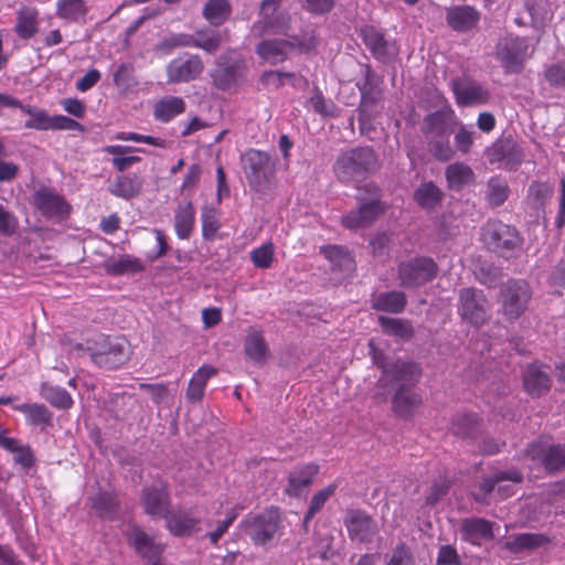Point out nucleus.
Returning a JSON list of instances; mask_svg holds the SVG:
<instances>
[{
	"label": "nucleus",
	"instance_id": "obj_1",
	"mask_svg": "<svg viewBox=\"0 0 565 565\" xmlns=\"http://www.w3.org/2000/svg\"><path fill=\"white\" fill-rule=\"evenodd\" d=\"M377 168V157L370 147H356L338 156L333 171L342 183L359 182Z\"/></svg>",
	"mask_w": 565,
	"mask_h": 565
},
{
	"label": "nucleus",
	"instance_id": "obj_2",
	"mask_svg": "<svg viewBox=\"0 0 565 565\" xmlns=\"http://www.w3.org/2000/svg\"><path fill=\"white\" fill-rule=\"evenodd\" d=\"M286 0H262L258 8V19L250 26L254 38H262L267 33L289 36L291 30V15L282 10Z\"/></svg>",
	"mask_w": 565,
	"mask_h": 565
},
{
	"label": "nucleus",
	"instance_id": "obj_3",
	"mask_svg": "<svg viewBox=\"0 0 565 565\" xmlns=\"http://www.w3.org/2000/svg\"><path fill=\"white\" fill-rule=\"evenodd\" d=\"M422 371L418 364L402 360L391 362L385 373L377 380L373 398L385 402L392 388L413 387L418 382Z\"/></svg>",
	"mask_w": 565,
	"mask_h": 565
},
{
	"label": "nucleus",
	"instance_id": "obj_4",
	"mask_svg": "<svg viewBox=\"0 0 565 565\" xmlns=\"http://www.w3.org/2000/svg\"><path fill=\"white\" fill-rule=\"evenodd\" d=\"M533 52L527 38L508 34L498 41L494 55L507 74H519Z\"/></svg>",
	"mask_w": 565,
	"mask_h": 565
},
{
	"label": "nucleus",
	"instance_id": "obj_5",
	"mask_svg": "<svg viewBox=\"0 0 565 565\" xmlns=\"http://www.w3.org/2000/svg\"><path fill=\"white\" fill-rule=\"evenodd\" d=\"M289 40H265L257 46L258 55L269 62L277 64L286 60L289 51L298 49L300 52H311L317 46V40L311 33H306L302 36L291 35Z\"/></svg>",
	"mask_w": 565,
	"mask_h": 565
},
{
	"label": "nucleus",
	"instance_id": "obj_6",
	"mask_svg": "<svg viewBox=\"0 0 565 565\" xmlns=\"http://www.w3.org/2000/svg\"><path fill=\"white\" fill-rule=\"evenodd\" d=\"M242 166L249 186L264 192L275 173V164L267 152L249 149L242 156Z\"/></svg>",
	"mask_w": 565,
	"mask_h": 565
},
{
	"label": "nucleus",
	"instance_id": "obj_7",
	"mask_svg": "<svg viewBox=\"0 0 565 565\" xmlns=\"http://www.w3.org/2000/svg\"><path fill=\"white\" fill-rule=\"evenodd\" d=\"M532 291L529 284L521 279L509 280L500 289L499 302L508 319H518L527 309Z\"/></svg>",
	"mask_w": 565,
	"mask_h": 565
},
{
	"label": "nucleus",
	"instance_id": "obj_8",
	"mask_svg": "<svg viewBox=\"0 0 565 565\" xmlns=\"http://www.w3.org/2000/svg\"><path fill=\"white\" fill-rule=\"evenodd\" d=\"M483 242L489 249L508 257L521 244L516 230L501 221L488 222L483 227Z\"/></svg>",
	"mask_w": 565,
	"mask_h": 565
},
{
	"label": "nucleus",
	"instance_id": "obj_9",
	"mask_svg": "<svg viewBox=\"0 0 565 565\" xmlns=\"http://www.w3.org/2000/svg\"><path fill=\"white\" fill-rule=\"evenodd\" d=\"M438 267L431 258L417 257L398 265L397 277L404 288H417L437 276Z\"/></svg>",
	"mask_w": 565,
	"mask_h": 565
},
{
	"label": "nucleus",
	"instance_id": "obj_10",
	"mask_svg": "<svg viewBox=\"0 0 565 565\" xmlns=\"http://www.w3.org/2000/svg\"><path fill=\"white\" fill-rule=\"evenodd\" d=\"M32 205L49 220L64 221L72 211V206L56 190L50 186H40L32 193Z\"/></svg>",
	"mask_w": 565,
	"mask_h": 565
},
{
	"label": "nucleus",
	"instance_id": "obj_11",
	"mask_svg": "<svg viewBox=\"0 0 565 565\" xmlns=\"http://www.w3.org/2000/svg\"><path fill=\"white\" fill-rule=\"evenodd\" d=\"M349 537L361 544H372L379 537L377 522L365 511L349 510L344 518Z\"/></svg>",
	"mask_w": 565,
	"mask_h": 565
},
{
	"label": "nucleus",
	"instance_id": "obj_12",
	"mask_svg": "<svg viewBox=\"0 0 565 565\" xmlns=\"http://www.w3.org/2000/svg\"><path fill=\"white\" fill-rule=\"evenodd\" d=\"M458 312L470 324L482 326L488 320V301L482 291L475 288H462L459 291Z\"/></svg>",
	"mask_w": 565,
	"mask_h": 565
},
{
	"label": "nucleus",
	"instance_id": "obj_13",
	"mask_svg": "<svg viewBox=\"0 0 565 565\" xmlns=\"http://www.w3.org/2000/svg\"><path fill=\"white\" fill-rule=\"evenodd\" d=\"M278 509H269L257 515L245 519L241 526L255 544H265L271 540L278 530Z\"/></svg>",
	"mask_w": 565,
	"mask_h": 565
},
{
	"label": "nucleus",
	"instance_id": "obj_14",
	"mask_svg": "<svg viewBox=\"0 0 565 565\" xmlns=\"http://www.w3.org/2000/svg\"><path fill=\"white\" fill-rule=\"evenodd\" d=\"M451 89L461 107L484 105L491 98L489 89L470 76L454 78Z\"/></svg>",
	"mask_w": 565,
	"mask_h": 565
},
{
	"label": "nucleus",
	"instance_id": "obj_15",
	"mask_svg": "<svg viewBox=\"0 0 565 565\" xmlns=\"http://www.w3.org/2000/svg\"><path fill=\"white\" fill-rule=\"evenodd\" d=\"M360 36L374 58L388 63L398 55V46L394 40L387 39L383 32L373 25H365L360 30Z\"/></svg>",
	"mask_w": 565,
	"mask_h": 565
},
{
	"label": "nucleus",
	"instance_id": "obj_16",
	"mask_svg": "<svg viewBox=\"0 0 565 565\" xmlns=\"http://www.w3.org/2000/svg\"><path fill=\"white\" fill-rule=\"evenodd\" d=\"M525 456L541 462L550 473L565 470V445L532 443L525 449Z\"/></svg>",
	"mask_w": 565,
	"mask_h": 565
},
{
	"label": "nucleus",
	"instance_id": "obj_17",
	"mask_svg": "<svg viewBox=\"0 0 565 565\" xmlns=\"http://www.w3.org/2000/svg\"><path fill=\"white\" fill-rule=\"evenodd\" d=\"M204 71L202 58L196 54L186 58H174L167 65L168 83H189L196 79Z\"/></svg>",
	"mask_w": 565,
	"mask_h": 565
},
{
	"label": "nucleus",
	"instance_id": "obj_18",
	"mask_svg": "<svg viewBox=\"0 0 565 565\" xmlns=\"http://www.w3.org/2000/svg\"><path fill=\"white\" fill-rule=\"evenodd\" d=\"M145 513L153 519H167L170 511V494L163 486L146 487L141 492Z\"/></svg>",
	"mask_w": 565,
	"mask_h": 565
},
{
	"label": "nucleus",
	"instance_id": "obj_19",
	"mask_svg": "<svg viewBox=\"0 0 565 565\" xmlns=\"http://www.w3.org/2000/svg\"><path fill=\"white\" fill-rule=\"evenodd\" d=\"M480 19V11L469 4H456L446 9V23L458 33H466L476 29Z\"/></svg>",
	"mask_w": 565,
	"mask_h": 565
},
{
	"label": "nucleus",
	"instance_id": "obj_20",
	"mask_svg": "<svg viewBox=\"0 0 565 565\" xmlns=\"http://www.w3.org/2000/svg\"><path fill=\"white\" fill-rule=\"evenodd\" d=\"M360 205L356 210L350 211L342 216V225L350 230L362 228L370 226L376 221L386 210L384 203H365L359 202Z\"/></svg>",
	"mask_w": 565,
	"mask_h": 565
},
{
	"label": "nucleus",
	"instance_id": "obj_21",
	"mask_svg": "<svg viewBox=\"0 0 565 565\" xmlns=\"http://www.w3.org/2000/svg\"><path fill=\"white\" fill-rule=\"evenodd\" d=\"M460 532L465 541L479 545L493 539V523L480 518H467L461 521Z\"/></svg>",
	"mask_w": 565,
	"mask_h": 565
},
{
	"label": "nucleus",
	"instance_id": "obj_22",
	"mask_svg": "<svg viewBox=\"0 0 565 565\" xmlns=\"http://www.w3.org/2000/svg\"><path fill=\"white\" fill-rule=\"evenodd\" d=\"M227 40V29L204 28L193 33V47L201 49L207 54H215Z\"/></svg>",
	"mask_w": 565,
	"mask_h": 565
},
{
	"label": "nucleus",
	"instance_id": "obj_23",
	"mask_svg": "<svg viewBox=\"0 0 565 565\" xmlns=\"http://www.w3.org/2000/svg\"><path fill=\"white\" fill-rule=\"evenodd\" d=\"M318 472L319 466L315 463H308L291 471L288 477L287 493L291 497H299L309 489Z\"/></svg>",
	"mask_w": 565,
	"mask_h": 565
},
{
	"label": "nucleus",
	"instance_id": "obj_24",
	"mask_svg": "<svg viewBox=\"0 0 565 565\" xmlns=\"http://www.w3.org/2000/svg\"><path fill=\"white\" fill-rule=\"evenodd\" d=\"M420 403L422 398L413 387H397L392 398V408L397 416L408 418Z\"/></svg>",
	"mask_w": 565,
	"mask_h": 565
},
{
	"label": "nucleus",
	"instance_id": "obj_25",
	"mask_svg": "<svg viewBox=\"0 0 565 565\" xmlns=\"http://www.w3.org/2000/svg\"><path fill=\"white\" fill-rule=\"evenodd\" d=\"M108 350L110 351L106 355H103V353L96 355L98 358L99 367L108 370L117 369L130 359V351L125 339H114Z\"/></svg>",
	"mask_w": 565,
	"mask_h": 565
},
{
	"label": "nucleus",
	"instance_id": "obj_26",
	"mask_svg": "<svg viewBox=\"0 0 565 565\" xmlns=\"http://www.w3.org/2000/svg\"><path fill=\"white\" fill-rule=\"evenodd\" d=\"M548 543V539L540 533H519L508 537L504 547L512 553L531 552Z\"/></svg>",
	"mask_w": 565,
	"mask_h": 565
},
{
	"label": "nucleus",
	"instance_id": "obj_27",
	"mask_svg": "<svg viewBox=\"0 0 565 565\" xmlns=\"http://www.w3.org/2000/svg\"><path fill=\"white\" fill-rule=\"evenodd\" d=\"M452 118V110H437L428 114L424 119V134L427 138L450 136V121Z\"/></svg>",
	"mask_w": 565,
	"mask_h": 565
},
{
	"label": "nucleus",
	"instance_id": "obj_28",
	"mask_svg": "<svg viewBox=\"0 0 565 565\" xmlns=\"http://www.w3.org/2000/svg\"><path fill=\"white\" fill-rule=\"evenodd\" d=\"M130 544L134 545L136 551L149 559V562L157 561L162 552V546L156 544L153 539L150 537L139 527H134L128 537Z\"/></svg>",
	"mask_w": 565,
	"mask_h": 565
},
{
	"label": "nucleus",
	"instance_id": "obj_29",
	"mask_svg": "<svg viewBox=\"0 0 565 565\" xmlns=\"http://www.w3.org/2000/svg\"><path fill=\"white\" fill-rule=\"evenodd\" d=\"M523 383L526 392L535 397L545 394L551 386L547 373L537 366H527L523 374Z\"/></svg>",
	"mask_w": 565,
	"mask_h": 565
},
{
	"label": "nucleus",
	"instance_id": "obj_30",
	"mask_svg": "<svg viewBox=\"0 0 565 565\" xmlns=\"http://www.w3.org/2000/svg\"><path fill=\"white\" fill-rule=\"evenodd\" d=\"M217 373L216 369L210 365L201 366L191 377L185 397L191 403L200 402L204 396L207 381Z\"/></svg>",
	"mask_w": 565,
	"mask_h": 565
},
{
	"label": "nucleus",
	"instance_id": "obj_31",
	"mask_svg": "<svg viewBox=\"0 0 565 565\" xmlns=\"http://www.w3.org/2000/svg\"><path fill=\"white\" fill-rule=\"evenodd\" d=\"M244 352L254 363L264 364L269 355V350L263 334L257 330H249L244 342Z\"/></svg>",
	"mask_w": 565,
	"mask_h": 565
},
{
	"label": "nucleus",
	"instance_id": "obj_32",
	"mask_svg": "<svg viewBox=\"0 0 565 565\" xmlns=\"http://www.w3.org/2000/svg\"><path fill=\"white\" fill-rule=\"evenodd\" d=\"M103 267L107 274L115 276L140 273L145 268L139 258L130 255L110 257L103 263Z\"/></svg>",
	"mask_w": 565,
	"mask_h": 565
},
{
	"label": "nucleus",
	"instance_id": "obj_33",
	"mask_svg": "<svg viewBox=\"0 0 565 565\" xmlns=\"http://www.w3.org/2000/svg\"><path fill=\"white\" fill-rule=\"evenodd\" d=\"M167 529L174 536H186L191 535L198 530L200 519L191 516L183 512L170 513L166 519Z\"/></svg>",
	"mask_w": 565,
	"mask_h": 565
},
{
	"label": "nucleus",
	"instance_id": "obj_34",
	"mask_svg": "<svg viewBox=\"0 0 565 565\" xmlns=\"http://www.w3.org/2000/svg\"><path fill=\"white\" fill-rule=\"evenodd\" d=\"M407 303L406 295L402 291L381 292L373 299V308L391 313L402 312Z\"/></svg>",
	"mask_w": 565,
	"mask_h": 565
},
{
	"label": "nucleus",
	"instance_id": "obj_35",
	"mask_svg": "<svg viewBox=\"0 0 565 565\" xmlns=\"http://www.w3.org/2000/svg\"><path fill=\"white\" fill-rule=\"evenodd\" d=\"M231 13L232 8L227 0H209L202 11L205 20L213 26L222 25L228 20Z\"/></svg>",
	"mask_w": 565,
	"mask_h": 565
},
{
	"label": "nucleus",
	"instance_id": "obj_36",
	"mask_svg": "<svg viewBox=\"0 0 565 565\" xmlns=\"http://www.w3.org/2000/svg\"><path fill=\"white\" fill-rule=\"evenodd\" d=\"M443 191L431 181L422 183L414 192V200L425 210L435 209L443 200Z\"/></svg>",
	"mask_w": 565,
	"mask_h": 565
},
{
	"label": "nucleus",
	"instance_id": "obj_37",
	"mask_svg": "<svg viewBox=\"0 0 565 565\" xmlns=\"http://www.w3.org/2000/svg\"><path fill=\"white\" fill-rule=\"evenodd\" d=\"M479 427V418L472 413L456 414L450 423V431L460 438L472 437Z\"/></svg>",
	"mask_w": 565,
	"mask_h": 565
},
{
	"label": "nucleus",
	"instance_id": "obj_38",
	"mask_svg": "<svg viewBox=\"0 0 565 565\" xmlns=\"http://www.w3.org/2000/svg\"><path fill=\"white\" fill-rule=\"evenodd\" d=\"M184 110L185 103L181 97L168 96L156 103L153 114L156 119L167 122Z\"/></svg>",
	"mask_w": 565,
	"mask_h": 565
},
{
	"label": "nucleus",
	"instance_id": "obj_39",
	"mask_svg": "<svg viewBox=\"0 0 565 565\" xmlns=\"http://www.w3.org/2000/svg\"><path fill=\"white\" fill-rule=\"evenodd\" d=\"M195 211L191 202L179 206L175 212L174 227L181 239H188L193 231Z\"/></svg>",
	"mask_w": 565,
	"mask_h": 565
},
{
	"label": "nucleus",
	"instance_id": "obj_40",
	"mask_svg": "<svg viewBox=\"0 0 565 565\" xmlns=\"http://www.w3.org/2000/svg\"><path fill=\"white\" fill-rule=\"evenodd\" d=\"M445 174L448 185L451 189H460L472 182L475 179L472 169L462 162L449 164L446 168Z\"/></svg>",
	"mask_w": 565,
	"mask_h": 565
},
{
	"label": "nucleus",
	"instance_id": "obj_41",
	"mask_svg": "<svg viewBox=\"0 0 565 565\" xmlns=\"http://www.w3.org/2000/svg\"><path fill=\"white\" fill-rule=\"evenodd\" d=\"M15 32L22 39H30L38 32V11L22 8L18 12Z\"/></svg>",
	"mask_w": 565,
	"mask_h": 565
},
{
	"label": "nucleus",
	"instance_id": "obj_42",
	"mask_svg": "<svg viewBox=\"0 0 565 565\" xmlns=\"http://www.w3.org/2000/svg\"><path fill=\"white\" fill-rule=\"evenodd\" d=\"M14 408L26 416L30 425L50 426L52 424V413L43 404H21Z\"/></svg>",
	"mask_w": 565,
	"mask_h": 565
},
{
	"label": "nucleus",
	"instance_id": "obj_43",
	"mask_svg": "<svg viewBox=\"0 0 565 565\" xmlns=\"http://www.w3.org/2000/svg\"><path fill=\"white\" fill-rule=\"evenodd\" d=\"M113 340L110 337L105 334H97L88 340H86L85 344L76 343L73 349L77 351H86L89 353L92 361L98 365V358L96 355L103 353L106 355L110 350L108 347H111Z\"/></svg>",
	"mask_w": 565,
	"mask_h": 565
},
{
	"label": "nucleus",
	"instance_id": "obj_44",
	"mask_svg": "<svg viewBox=\"0 0 565 565\" xmlns=\"http://www.w3.org/2000/svg\"><path fill=\"white\" fill-rule=\"evenodd\" d=\"M140 180L137 177L129 175H122L117 178L109 188L111 194L126 200L136 196L140 192Z\"/></svg>",
	"mask_w": 565,
	"mask_h": 565
},
{
	"label": "nucleus",
	"instance_id": "obj_45",
	"mask_svg": "<svg viewBox=\"0 0 565 565\" xmlns=\"http://www.w3.org/2000/svg\"><path fill=\"white\" fill-rule=\"evenodd\" d=\"M41 395L56 408L67 409L73 405L70 393L62 387L44 383L41 386Z\"/></svg>",
	"mask_w": 565,
	"mask_h": 565
},
{
	"label": "nucleus",
	"instance_id": "obj_46",
	"mask_svg": "<svg viewBox=\"0 0 565 565\" xmlns=\"http://www.w3.org/2000/svg\"><path fill=\"white\" fill-rule=\"evenodd\" d=\"M57 15L70 21H77L87 13L84 0H57Z\"/></svg>",
	"mask_w": 565,
	"mask_h": 565
},
{
	"label": "nucleus",
	"instance_id": "obj_47",
	"mask_svg": "<svg viewBox=\"0 0 565 565\" xmlns=\"http://www.w3.org/2000/svg\"><path fill=\"white\" fill-rule=\"evenodd\" d=\"M509 192L505 180L498 177L491 178L487 186V201L493 207L500 206L507 201Z\"/></svg>",
	"mask_w": 565,
	"mask_h": 565
},
{
	"label": "nucleus",
	"instance_id": "obj_48",
	"mask_svg": "<svg viewBox=\"0 0 565 565\" xmlns=\"http://www.w3.org/2000/svg\"><path fill=\"white\" fill-rule=\"evenodd\" d=\"M380 324L386 334L399 337L402 339H411L413 337L412 326L402 319L380 317Z\"/></svg>",
	"mask_w": 565,
	"mask_h": 565
},
{
	"label": "nucleus",
	"instance_id": "obj_49",
	"mask_svg": "<svg viewBox=\"0 0 565 565\" xmlns=\"http://www.w3.org/2000/svg\"><path fill=\"white\" fill-rule=\"evenodd\" d=\"M428 150L438 161H448L455 157V149L449 142V136L427 138Z\"/></svg>",
	"mask_w": 565,
	"mask_h": 565
},
{
	"label": "nucleus",
	"instance_id": "obj_50",
	"mask_svg": "<svg viewBox=\"0 0 565 565\" xmlns=\"http://www.w3.org/2000/svg\"><path fill=\"white\" fill-rule=\"evenodd\" d=\"M384 565H416V561L411 547L399 542L386 554Z\"/></svg>",
	"mask_w": 565,
	"mask_h": 565
},
{
	"label": "nucleus",
	"instance_id": "obj_51",
	"mask_svg": "<svg viewBox=\"0 0 565 565\" xmlns=\"http://www.w3.org/2000/svg\"><path fill=\"white\" fill-rule=\"evenodd\" d=\"M321 253L335 266L341 269H351L353 259L349 252L339 245H328L321 247Z\"/></svg>",
	"mask_w": 565,
	"mask_h": 565
},
{
	"label": "nucleus",
	"instance_id": "obj_52",
	"mask_svg": "<svg viewBox=\"0 0 565 565\" xmlns=\"http://www.w3.org/2000/svg\"><path fill=\"white\" fill-rule=\"evenodd\" d=\"M22 111L30 116L25 121L24 127L28 129L47 130L52 126V117L47 114L32 106L22 107Z\"/></svg>",
	"mask_w": 565,
	"mask_h": 565
},
{
	"label": "nucleus",
	"instance_id": "obj_53",
	"mask_svg": "<svg viewBox=\"0 0 565 565\" xmlns=\"http://www.w3.org/2000/svg\"><path fill=\"white\" fill-rule=\"evenodd\" d=\"M214 85L222 89H228L237 79V71L233 65H218L211 74Z\"/></svg>",
	"mask_w": 565,
	"mask_h": 565
},
{
	"label": "nucleus",
	"instance_id": "obj_54",
	"mask_svg": "<svg viewBox=\"0 0 565 565\" xmlns=\"http://www.w3.org/2000/svg\"><path fill=\"white\" fill-rule=\"evenodd\" d=\"M337 489L335 484H330L317 493L310 500L309 509L305 515L303 522L307 524L318 513L323 504L334 494Z\"/></svg>",
	"mask_w": 565,
	"mask_h": 565
},
{
	"label": "nucleus",
	"instance_id": "obj_55",
	"mask_svg": "<svg viewBox=\"0 0 565 565\" xmlns=\"http://www.w3.org/2000/svg\"><path fill=\"white\" fill-rule=\"evenodd\" d=\"M132 150L130 147L124 146H109L106 151L114 156L113 164L118 171H125L134 163L139 162L140 158L136 156L125 157L124 154Z\"/></svg>",
	"mask_w": 565,
	"mask_h": 565
},
{
	"label": "nucleus",
	"instance_id": "obj_56",
	"mask_svg": "<svg viewBox=\"0 0 565 565\" xmlns=\"http://www.w3.org/2000/svg\"><path fill=\"white\" fill-rule=\"evenodd\" d=\"M132 74V65L129 63H122L114 74L115 85L124 90L134 87L135 85H137V82Z\"/></svg>",
	"mask_w": 565,
	"mask_h": 565
},
{
	"label": "nucleus",
	"instance_id": "obj_57",
	"mask_svg": "<svg viewBox=\"0 0 565 565\" xmlns=\"http://www.w3.org/2000/svg\"><path fill=\"white\" fill-rule=\"evenodd\" d=\"M455 134V145L459 152L467 154L473 145V131L459 122Z\"/></svg>",
	"mask_w": 565,
	"mask_h": 565
},
{
	"label": "nucleus",
	"instance_id": "obj_58",
	"mask_svg": "<svg viewBox=\"0 0 565 565\" xmlns=\"http://www.w3.org/2000/svg\"><path fill=\"white\" fill-rule=\"evenodd\" d=\"M274 248L271 244H265L250 254L254 265L258 268H269L273 263Z\"/></svg>",
	"mask_w": 565,
	"mask_h": 565
},
{
	"label": "nucleus",
	"instance_id": "obj_59",
	"mask_svg": "<svg viewBox=\"0 0 565 565\" xmlns=\"http://www.w3.org/2000/svg\"><path fill=\"white\" fill-rule=\"evenodd\" d=\"M449 487L450 483L446 478H439L438 480H436L426 495V503L428 505H435L439 500H441L447 494Z\"/></svg>",
	"mask_w": 565,
	"mask_h": 565
},
{
	"label": "nucleus",
	"instance_id": "obj_60",
	"mask_svg": "<svg viewBox=\"0 0 565 565\" xmlns=\"http://www.w3.org/2000/svg\"><path fill=\"white\" fill-rule=\"evenodd\" d=\"M202 233L205 238H212L218 230V221L213 209L202 211Z\"/></svg>",
	"mask_w": 565,
	"mask_h": 565
},
{
	"label": "nucleus",
	"instance_id": "obj_61",
	"mask_svg": "<svg viewBox=\"0 0 565 565\" xmlns=\"http://www.w3.org/2000/svg\"><path fill=\"white\" fill-rule=\"evenodd\" d=\"M161 49L172 50L175 47L193 46V34H172L161 41L159 44Z\"/></svg>",
	"mask_w": 565,
	"mask_h": 565
},
{
	"label": "nucleus",
	"instance_id": "obj_62",
	"mask_svg": "<svg viewBox=\"0 0 565 565\" xmlns=\"http://www.w3.org/2000/svg\"><path fill=\"white\" fill-rule=\"evenodd\" d=\"M18 218L0 205V235L11 236L18 228Z\"/></svg>",
	"mask_w": 565,
	"mask_h": 565
},
{
	"label": "nucleus",
	"instance_id": "obj_63",
	"mask_svg": "<svg viewBox=\"0 0 565 565\" xmlns=\"http://www.w3.org/2000/svg\"><path fill=\"white\" fill-rule=\"evenodd\" d=\"M13 460L24 469L32 468L36 461L34 452L28 445H21L19 447V449L13 454Z\"/></svg>",
	"mask_w": 565,
	"mask_h": 565
},
{
	"label": "nucleus",
	"instance_id": "obj_64",
	"mask_svg": "<svg viewBox=\"0 0 565 565\" xmlns=\"http://www.w3.org/2000/svg\"><path fill=\"white\" fill-rule=\"evenodd\" d=\"M546 81L554 86L565 85V64L555 63L545 70Z\"/></svg>",
	"mask_w": 565,
	"mask_h": 565
}]
</instances>
